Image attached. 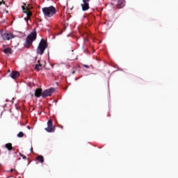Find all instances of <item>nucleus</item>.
<instances>
[{"mask_svg":"<svg viewBox=\"0 0 178 178\" xmlns=\"http://www.w3.org/2000/svg\"><path fill=\"white\" fill-rule=\"evenodd\" d=\"M113 5H115L118 9H121V8H123V0H115Z\"/></svg>","mask_w":178,"mask_h":178,"instance_id":"6e6552de","label":"nucleus"},{"mask_svg":"<svg viewBox=\"0 0 178 178\" xmlns=\"http://www.w3.org/2000/svg\"><path fill=\"white\" fill-rule=\"evenodd\" d=\"M79 79H80V78H76L75 80H76V81H77V80H79Z\"/></svg>","mask_w":178,"mask_h":178,"instance_id":"393cba45","label":"nucleus"},{"mask_svg":"<svg viewBox=\"0 0 178 178\" xmlns=\"http://www.w3.org/2000/svg\"><path fill=\"white\" fill-rule=\"evenodd\" d=\"M76 73V72L73 71L72 72V74H74Z\"/></svg>","mask_w":178,"mask_h":178,"instance_id":"b1692460","label":"nucleus"},{"mask_svg":"<svg viewBox=\"0 0 178 178\" xmlns=\"http://www.w3.org/2000/svg\"><path fill=\"white\" fill-rule=\"evenodd\" d=\"M47 48H48V43H47L45 40L42 39L37 48L36 52L38 55H42Z\"/></svg>","mask_w":178,"mask_h":178,"instance_id":"7ed1b4c3","label":"nucleus"},{"mask_svg":"<svg viewBox=\"0 0 178 178\" xmlns=\"http://www.w3.org/2000/svg\"><path fill=\"white\" fill-rule=\"evenodd\" d=\"M5 147L7 148L8 151H12V149H13V147L12 146V143L6 144Z\"/></svg>","mask_w":178,"mask_h":178,"instance_id":"ddd939ff","label":"nucleus"},{"mask_svg":"<svg viewBox=\"0 0 178 178\" xmlns=\"http://www.w3.org/2000/svg\"><path fill=\"white\" fill-rule=\"evenodd\" d=\"M54 91H55V88H54L45 90L42 92V98H47V97H51Z\"/></svg>","mask_w":178,"mask_h":178,"instance_id":"423d86ee","label":"nucleus"},{"mask_svg":"<svg viewBox=\"0 0 178 178\" xmlns=\"http://www.w3.org/2000/svg\"><path fill=\"white\" fill-rule=\"evenodd\" d=\"M22 10L24 13H26L27 18H24V20H30V17L33 16V13H31V11H30V8L29 7L22 6Z\"/></svg>","mask_w":178,"mask_h":178,"instance_id":"39448f33","label":"nucleus"},{"mask_svg":"<svg viewBox=\"0 0 178 178\" xmlns=\"http://www.w3.org/2000/svg\"><path fill=\"white\" fill-rule=\"evenodd\" d=\"M15 169H13V168H12L11 170H10V172H11V173H13V172H15Z\"/></svg>","mask_w":178,"mask_h":178,"instance_id":"412c9836","label":"nucleus"},{"mask_svg":"<svg viewBox=\"0 0 178 178\" xmlns=\"http://www.w3.org/2000/svg\"><path fill=\"white\" fill-rule=\"evenodd\" d=\"M36 161H38V162H39L40 163H44V156L42 155H38L36 157Z\"/></svg>","mask_w":178,"mask_h":178,"instance_id":"f8f14e48","label":"nucleus"},{"mask_svg":"<svg viewBox=\"0 0 178 178\" xmlns=\"http://www.w3.org/2000/svg\"><path fill=\"white\" fill-rule=\"evenodd\" d=\"M48 133H54L55 131V127L54 126V123L52 120H49L47 122V127L44 129Z\"/></svg>","mask_w":178,"mask_h":178,"instance_id":"20e7f679","label":"nucleus"},{"mask_svg":"<svg viewBox=\"0 0 178 178\" xmlns=\"http://www.w3.org/2000/svg\"><path fill=\"white\" fill-rule=\"evenodd\" d=\"M44 17H54L56 15V8L54 6L42 8Z\"/></svg>","mask_w":178,"mask_h":178,"instance_id":"f257e3e1","label":"nucleus"},{"mask_svg":"<svg viewBox=\"0 0 178 178\" xmlns=\"http://www.w3.org/2000/svg\"><path fill=\"white\" fill-rule=\"evenodd\" d=\"M37 38V32L35 31L31 32L26 39V48H30L33 45V42L35 41Z\"/></svg>","mask_w":178,"mask_h":178,"instance_id":"f03ea898","label":"nucleus"},{"mask_svg":"<svg viewBox=\"0 0 178 178\" xmlns=\"http://www.w3.org/2000/svg\"><path fill=\"white\" fill-rule=\"evenodd\" d=\"M4 54H12V49L10 48H6L3 50Z\"/></svg>","mask_w":178,"mask_h":178,"instance_id":"4468645a","label":"nucleus"},{"mask_svg":"<svg viewBox=\"0 0 178 178\" xmlns=\"http://www.w3.org/2000/svg\"><path fill=\"white\" fill-rule=\"evenodd\" d=\"M40 67H41V64H36L35 65V70H37L38 72H39V70H40Z\"/></svg>","mask_w":178,"mask_h":178,"instance_id":"dca6fc26","label":"nucleus"},{"mask_svg":"<svg viewBox=\"0 0 178 178\" xmlns=\"http://www.w3.org/2000/svg\"><path fill=\"white\" fill-rule=\"evenodd\" d=\"M83 67H86V69H90V65H87L86 64L83 65Z\"/></svg>","mask_w":178,"mask_h":178,"instance_id":"a211bd4d","label":"nucleus"},{"mask_svg":"<svg viewBox=\"0 0 178 178\" xmlns=\"http://www.w3.org/2000/svg\"><path fill=\"white\" fill-rule=\"evenodd\" d=\"M2 3H3V5H5V1L3 0L2 1H0V6H1V5H2Z\"/></svg>","mask_w":178,"mask_h":178,"instance_id":"aec40b11","label":"nucleus"},{"mask_svg":"<svg viewBox=\"0 0 178 178\" xmlns=\"http://www.w3.org/2000/svg\"><path fill=\"white\" fill-rule=\"evenodd\" d=\"M11 79H17L19 76H20V74L17 71H13L10 74Z\"/></svg>","mask_w":178,"mask_h":178,"instance_id":"9b49d317","label":"nucleus"},{"mask_svg":"<svg viewBox=\"0 0 178 178\" xmlns=\"http://www.w3.org/2000/svg\"><path fill=\"white\" fill-rule=\"evenodd\" d=\"M17 137H18V138H22L24 137V134L22 131H20L17 134Z\"/></svg>","mask_w":178,"mask_h":178,"instance_id":"2eb2a0df","label":"nucleus"},{"mask_svg":"<svg viewBox=\"0 0 178 178\" xmlns=\"http://www.w3.org/2000/svg\"><path fill=\"white\" fill-rule=\"evenodd\" d=\"M85 41H88V38H86L85 39Z\"/></svg>","mask_w":178,"mask_h":178,"instance_id":"4be33fe9","label":"nucleus"},{"mask_svg":"<svg viewBox=\"0 0 178 178\" xmlns=\"http://www.w3.org/2000/svg\"><path fill=\"white\" fill-rule=\"evenodd\" d=\"M1 38L4 41H9V40L13 38V35L12 33H4L1 34Z\"/></svg>","mask_w":178,"mask_h":178,"instance_id":"0eeeda50","label":"nucleus"},{"mask_svg":"<svg viewBox=\"0 0 178 178\" xmlns=\"http://www.w3.org/2000/svg\"><path fill=\"white\" fill-rule=\"evenodd\" d=\"M19 156H21L22 158H23L24 159H27V156H24V155L22 154V153H19Z\"/></svg>","mask_w":178,"mask_h":178,"instance_id":"f3484780","label":"nucleus"},{"mask_svg":"<svg viewBox=\"0 0 178 178\" xmlns=\"http://www.w3.org/2000/svg\"><path fill=\"white\" fill-rule=\"evenodd\" d=\"M41 96H42V90L41 88H37L35 91V97L40 98Z\"/></svg>","mask_w":178,"mask_h":178,"instance_id":"9d476101","label":"nucleus"},{"mask_svg":"<svg viewBox=\"0 0 178 178\" xmlns=\"http://www.w3.org/2000/svg\"><path fill=\"white\" fill-rule=\"evenodd\" d=\"M31 152H33V147L31 148Z\"/></svg>","mask_w":178,"mask_h":178,"instance_id":"5701e85b","label":"nucleus"},{"mask_svg":"<svg viewBox=\"0 0 178 178\" xmlns=\"http://www.w3.org/2000/svg\"><path fill=\"white\" fill-rule=\"evenodd\" d=\"M82 1H83V2H86V3H88V2H90V0H82Z\"/></svg>","mask_w":178,"mask_h":178,"instance_id":"6ab92c4d","label":"nucleus"},{"mask_svg":"<svg viewBox=\"0 0 178 178\" xmlns=\"http://www.w3.org/2000/svg\"><path fill=\"white\" fill-rule=\"evenodd\" d=\"M81 6L83 11L88 10V9H90V3H88L83 2V3L81 4Z\"/></svg>","mask_w":178,"mask_h":178,"instance_id":"1a4fd4ad","label":"nucleus"}]
</instances>
